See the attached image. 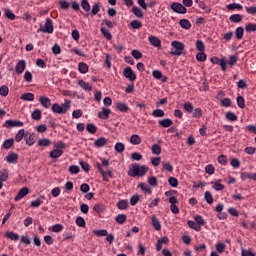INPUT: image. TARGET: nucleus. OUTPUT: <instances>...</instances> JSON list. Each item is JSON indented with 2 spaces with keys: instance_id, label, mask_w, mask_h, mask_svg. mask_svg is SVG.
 <instances>
[{
  "instance_id": "4be33fe9",
  "label": "nucleus",
  "mask_w": 256,
  "mask_h": 256,
  "mask_svg": "<svg viewBox=\"0 0 256 256\" xmlns=\"http://www.w3.org/2000/svg\"><path fill=\"white\" fill-rule=\"evenodd\" d=\"M9 179V173L4 169L0 172V189H3V182Z\"/></svg>"
},
{
  "instance_id": "20e7f679",
  "label": "nucleus",
  "mask_w": 256,
  "mask_h": 256,
  "mask_svg": "<svg viewBox=\"0 0 256 256\" xmlns=\"http://www.w3.org/2000/svg\"><path fill=\"white\" fill-rule=\"evenodd\" d=\"M210 61L213 63V65H220L222 71H227V61H225V58L214 56L210 59Z\"/></svg>"
},
{
  "instance_id": "8fccbe9b",
  "label": "nucleus",
  "mask_w": 256,
  "mask_h": 256,
  "mask_svg": "<svg viewBox=\"0 0 256 256\" xmlns=\"http://www.w3.org/2000/svg\"><path fill=\"white\" fill-rule=\"evenodd\" d=\"M117 109L120 110L122 113H127L129 111V106L125 103H118Z\"/></svg>"
},
{
  "instance_id": "72a5a7b5",
  "label": "nucleus",
  "mask_w": 256,
  "mask_h": 256,
  "mask_svg": "<svg viewBox=\"0 0 256 256\" xmlns=\"http://www.w3.org/2000/svg\"><path fill=\"white\" fill-rule=\"evenodd\" d=\"M100 31H101L102 35H103L106 39H108V41H111V40L113 39V35L111 34V32H109V31L107 30V28L102 27V28L100 29Z\"/></svg>"
},
{
  "instance_id": "603ef678",
  "label": "nucleus",
  "mask_w": 256,
  "mask_h": 256,
  "mask_svg": "<svg viewBox=\"0 0 256 256\" xmlns=\"http://www.w3.org/2000/svg\"><path fill=\"white\" fill-rule=\"evenodd\" d=\"M162 169L168 171L169 173H173V165L171 164V162H164L162 164Z\"/></svg>"
},
{
  "instance_id": "a878e982",
  "label": "nucleus",
  "mask_w": 256,
  "mask_h": 256,
  "mask_svg": "<svg viewBox=\"0 0 256 256\" xmlns=\"http://www.w3.org/2000/svg\"><path fill=\"white\" fill-rule=\"evenodd\" d=\"M130 143L132 145H141V136L140 135H137V134H133L131 137H130Z\"/></svg>"
},
{
  "instance_id": "0eeeda50",
  "label": "nucleus",
  "mask_w": 256,
  "mask_h": 256,
  "mask_svg": "<svg viewBox=\"0 0 256 256\" xmlns=\"http://www.w3.org/2000/svg\"><path fill=\"white\" fill-rule=\"evenodd\" d=\"M123 75L126 79H129V81H137V74H135L133 68L129 66L124 69Z\"/></svg>"
},
{
  "instance_id": "f704fd0d",
  "label": "nucleus",
  "mask_w": 256,
  "mask_h": 256,
  "mask_svg": "<svg viewBox=\"0 0 256 256\" xmlns=\"http://www.w3.org/2000/svg\"><path fill=\"white\" fill-rule=\"evenodd\" d=\"M115 221H116V223H118L119 225H124V223L127 221V215H125V214H119L118 216H116Z\"/></svg>"
},
{
  "instance_id": "b1692460",
  "label": "nucleus",
  "mask_w": 256,
  "mask_h": 256,
  "mask_svg": "<svg viewBox=\"0 0 256 256\" xmlns=\"http://www.w3.org/2000/svg\"><path fill=\"white\" fill-rule=\"evenodd\" d=\"M63 155V150L61 149H54L50 152L51 159H59Z\"/></svg>"
},
{
  "instance_id": "a18cd8bd",
  "label": "nucleus",
  "mask_w": 256,
  "mask_h": 256,
  "mask_svg": "<svg viewBox=\"0 0 256 256\" xmlns=\"http://www.w3.org/2000/svg\"><path fill=\"white\" fill-rule=\"evenodd\" d=\"M38 145L39 147H49V145H51V140L48 138H43L38 141Z\"/></svg>"
},
{
  "instance_id": "ea45409f",
  "label": "nucleus",
  "mask_w": 256,
  "mask_h": 256,
  "mask_svg": "<svg viewBox=\"0 0 256 256\" xmlns=\"http://www.w3.org/2000/svg\"><path fill=\"white\" fill-rule=\"evenodd\" d=\"M225 117L227 121H231V122H235L238 119L237 115L231 111L227 112Z\"/></svg>"
},
{
  "instance_id": "864d4df0",
  "label": "nucleus",
  "mask_w": 256,
  "mask_h": 256,
  "mask_svg": "<svg viewBox=\"0 0 256 256\" xmlns=\"http://www.w3.org/2000/svg\"><path fill=\"white\" fill-rule=\"evenodd\" d=\"M215 191H223L225 189V185L221 184V180H218L212 186Z\"/></svg>"
},
{
  "instance_id": "774afa93",
  "label": "nucleus",
  "mask_w": 256,
  "mask_h": 256,
  "mask_svg": "<svg viewBox=\"0 0 256 256\" xmlns=\"http://www.w3.org/2000/svg\"><path fill=\"white\" fill-rule=\"evenodd\" d=\"M241 255L242 256H256V254L254 252H252L251 250H245V249L241 250Z\"/></svg>"
},
{
  "instance_id": "052dcab7",
  "label": "nucleus",
  "mask_w": 256,
  "mask_h": 256,
  "mask_svg": "<svg viewBox=\"0 0 256 256\" xmlns=\"http://www.w3.org/2000/svg\"><path fill=\"white\" fill-rule=\"evenodd\" d=\"M107 230L102 229V230H93V234L97 235V237H107Z\"/></svg>"
},
{
  "instance_id": "79ce46f5",
  "label": "nucleus",
  "mask_w": 256,
  "mask_h": 256,
  "mask_svg": "<svg viewBox=\"0 0 256 256\" xmlns=\"http://www.w3.org/2000/svg\"><path fill=\"white\" fill-rule=\"evenodd\" d=\"M7 239H11V241H19V234L15 232H6Z\"/></svg>"
},
{
  "instance_id": "a211bd4d",
  "label": "nucleus",
  "mask_w": 256,
  "mask_h": 256,
  "mask_svg": "<svg viewBox=\"0 0 256 256\" xmlns=\"http://www.w3.org/2000/svg\"><path fill=\"white\" fill-rule=\"evenodd\" d=\"M152 227H154L156 231H161V221H159V218L155 215L152 216Z\"/></svg>"
},
{
  "instance_id": "13d9d810",
  "label": "nucleus",
  "mask_w": 256,
  "mask_h": 256,
  "mask_svg": "<svg viewBox=\"0 0 256 256\" xmlns=\"http://www.w3.org/2000/svg\"><path fill=\"white\" fill-rule=\"evenodd\" d=\"M101 25H106V27H108V29H113V27H115V25H117V23L111 22L107 19H103L101 22Z\"/></svg>"
},
{
  "instance_id": "5701e85b",
  "label": "nucleus",
  "mask_w": 256,
  "mask_h": 256,
  "mask_svg": "<svg viewBox=\"0 0 256 256\" xmlns=\"http://www.w3.org/2000/svg\"><path fill=\"white\" fill-rule=\"evenodd\" d=\"M78 85H79V87L84 89V91H92L93 90V86H91V84L85 82L84 80H79Z\"/></svg>"
},
{
  "instance_id": "e433bc0d",
  "label": "nucleus",
  "mask_w": 256,
  "mask_h": 256,
  "mask_svg": "<svg viewBox=\"0 0 256 256\" xmlns=\"http://www.w3.org/2000/svg\"><path fill=\"white\" fill-rule=\"evenodd\" d=\"M117 207L121 211H123L125 209H129V202L127 200H121V201L118 202Z\"/></svg>"
},
{
  "instance_id": "6e6d98bb",
  "label": "nucleus",
  "mask_w": 256,
  "mask_h": 256,
  "mask_svg": "<svg viewBox=\"0 0 256 256\" xmlns=\"http://www.w3.org/2000/svg\"><path fill=\"white\" fill-rule=\"evenodd\" d=\"M236 101L240 109H245V98H243V96H238Z\"/></svg>"
},
{
  "instance_id": "ddd939ff",
  "label": "nucleus",
  "mask_w": 256,
  "mask_h": 256,
  "mask_svg": "<svg viewBox=\"0 0 256 256\" xmlns=\"http://www.w3.org/2000/svg\"><path fill=\"white\" fill-rule=\"evenodd\" d=\"M5 161H7V163H17V161H19V154L15 153V152H12V153H9L6 158H5Z\"/></svg>"
},
{
  "instance_id": "1a4fd4ad",
  "label": "nucleus",
  "mask_w": 256,
  "mask_h": 256,
  "mask_svg": "<svg viewBox=\"0 0 256 256\" xmlns=\"http://www.w3.org/2000/svg\"><path fill=\"white\" fill-rule=\"evenodd\" d=\"M25 141H26V145H28L29 147H33L34 143H37V136H35V134H29L26 133L25 135Z\"/></svg>"
},
{
  "instance_id": "09e8293b",
  "label": "nucleus",
  "mask_w": 256,
  "mask_h": 256,
  "mask_svg": "<svg viewBox=\"0 0 256 256\" xmlns=\"http://www.w3.org/2000/svg\"><path fill=\"white\" fill-rule=\"evenodd\" d=\"M114 149L117 151V153H123V151H125V144L117 142L114 146Z\"/></svg>"
},
{
  "instance_id": "dca6fc26",
  "label": "nucleus",
  "mask_w": 256,
  "mask_h": 256,
  "mask_svg": "<svg viewBox=\"0 0 256 256\" xmlns=\"http://www.w3.org/2000/svg\"><path fill=\"white\" fill-rule=\"evenodd\" d=\"M148 41L153 47H161V39L157 36H149Z\"/></svg>"
},
{
  "instance_id": "6ab92c4d",
  "label": "nucleus",
  "mask_w": 256,
  "mask_h": 256,
  "mask_svg": "<svg viewBox=\"0 0 256 256\" xmlns=\"http://www.w3.org/2000/svg\"><path fill=\"white\" fill-rule=\"evenodd\" d=\"M158 125H160V127H164L165 129H167V127H171V125H173V120L165 118L163 120H159Z\"/></svg>"
},
{
  "instance_id": "de8ad7c7",
  "label": "nucleus",
  "mask_w": 256,
  "mask_h": 256,
  "mask_svg": "<svg viewBox=\"0 0 256 256\" xmlns=\"http://www.w3.org/2000/svg\"><path fill=\"white\" fill-rule=\"evenodd\" d=\"M86 131L92 135H95V133H97V126H95V124H87Z\"/></svg>"
},
{
  "instance_id": "9b49d317",
  "label": "nucleus",
  "mask_w": 256,
  "mask_h": 256,
  "mask_svg": "<svg viewBox=\"0 0 256 256\" xmlns=\"http://www.w3.org/2000/svg\"><path fill=\"white\" fill-rule=\"evenodd\" d=\"M27 68V62L25 60H20L15 67L16 73H18V75H21L25 69Z\"/></svg>"
},
{
  "instance_id": "f3484780",
  "label": "nucleus",
  "mask_w": 256,
  "mask_h": 256,
  "mask_svg": "<svg viewBox=\"0 0 256 256\" xmlns=\"http://www.w3.org/2000/svg\"><path fill=\"white\" fill-rule=\"evenodd\" d=\"M78 71L82 73V75H85L86 73H89V65L85 62H80L78 64Z\"/></svg>"
},
{
  "instance_id": "3c124183",
  "label": "nucleus",
  "mask_w": 256,
  "mask_h": 256,
  "mask_svg": "<svg viewBox=\"0 0 256 256\" xmlns=\"http://www.w3.org/2000/svg\"><path fill=\"white\" fill-rule=\"evenodd\" d=\"M196 49L200 52H205V43L202 40L196 41Z\"/></svg>"
},
{
  "instance_id": "cd10ccee",
  "label": "nucleus",
  "mask_w": 256,
  "mask_h": 256,
  "mask_svg": "<svg viewBox=\"0 0 256 256\" xmlns=\"http://www.w3.org/2000/svg\"><path fill=\"white\" fill-rule=\"evenodd\" d=\"M237 61H239V56L232 55L229 57V61H226L227 65H230V67H235L237 65Z\"/></svg>"
},
{
  "instance_id": "2eb2a0df",
  "label": "nucleus",
  "mask_w": 256,
  "mask_h": 256,
  "mask_svg": "<svg viewBox=\"0 0 256 256\" xmlns=\"http://www.w3.org/2000/svg\"><path fill=\"white\" fill-rule=\"evenodd\" d=\"M39 101L44 109H49V107H51V99L49 97L41 96Z\"/></svg>"
},
{
  "instance_id": "0e129e2a",
  "label": "nucleus",
  "mask_w": 256,
  "mask_h": 256,
  "mask_svg": "<svg viewBox=\"0 0 256 256\" xmlns=\"http://www.w3.org/2000/svg\"><path fill=\"white\" fill-rule=\"evenodd\" d=\"M99 11H101V4L100 3H95L92 6V15H97L99 13Z\"/></svg>"
},
{
  "instance_id": "7ed1b4c3",
  "label": "nucleus",
  "mask_w": 256,
  "mask_h": 256,
  "mask_svg": "<svg viewBox=\"0 0 256 256\" xmlns=\"http://www.w3.org/2000/svg\"><path fill=\"white\" fill-rule=\"evenodd\" d=\"M171 45L175 48V51L170 52V55H176L177 57H181V55L185 53V44H183V42L172 41Z\"/></svg>"
},
{
  "instance_id": "5fc2aeb1",
  "label": "nucleus",
  "mask_w": 256,
  "mask_h": 256,
  "mask_svg": "<svg viewBox=\"0 0 256 256\" xmlns=\"http://www.w3.org/2000/svg\"><path fill=\"white\" fill-rule=\"evenodd\" d=\"M153 155H161V145L154 144L151 149Z\"/></svg>"
},
{
  "instance_id": "c756f323",
  "label": "nucleus",
  "mask_w": 256,
  "mask_h": 256,
  "mask_svg": "<svg viewBox=\"0 0 256 256\" xmlns=\"http://www.w3.org/2000/svg\"><path fill=\"white\" fill-rule=\"evenodd\" d=\"M22 101H35V94L28 92L21 96Z\"/></svg>"
},
{
  "instance_id": "473e14b6",
  "label": "nucleus",
  "mask_w": 256,
  "mask_h": 256,
  "mask_svg": "<svg viewBox=\"0 0 256 256\" xmlns=\"http://www.w3.org/2000/svg\"><path fill=\"white\" fill-rule=\"evenodd\" d=\"M246 33H255L256 32V23H248L245 26Z\"/></svg>"
},
{
  "instance_id": "4d7b16f0",
  "label": "nucleus",
  "mask_w": 256,
  "mask_h": 256,
  "mask_svg": "<svg viewBox=\"0 0 256 256\" xmlns=\"http://www.w3.org/2000/svg\"><path fill=\"white\" fill-rule=\"evenodd\" d=\"M146 251H147V247H145V245H143V244H139L138 245V252H137V255L139 256H145V253H146Z\"/></svg>"
},
{
  "instance_id": "c9c22d12",
  "label": "nucleus",
  "mask_w": 256,
  "mask_h": 256,
  "mask_svg": "<svg viewBox=\"0 0 256 256\" xmlns=\"http://www.w3.org/2000/svg\"><path fill=\"white\" fill-rule=\"evenodd\" d=\"M183 109L186 113H193V109H195V107L191 102H185L183 105Z\"/></svg>"
},
{
  "instance_id": "bf43d9fd",
  "label": "nucleus",
  "mask_w": 256,
  "mask_h": 256,
  "mask_svg": "<svg viewBox=\"0 0 256 256\" xmlns=\"http://www.w3.org/2000/svg\"><path fill=\"white\" fill-rule=\"evenodd\" d=\"M130 25L132 29H141L143 27V23L140 20H133Z\"/></svg>"
},
{
  "instance_id": "e2e57ef3",
  "label": "nucleus",
  "mask_w": 256,
  "mask_h": 256,
  "mask_svg": "<svg viewBox=\"0 0 256 256\" xmlns=\"http://www.w3.org/2000/svg\"><path fill=\"white\" fill-rule=\"evenodd\" d=\"M194 219H195V222L197 223V225H198L199 227L205 225V219L203 218V216L197 215V216H195Z\"/></svg>"
},
{
  "instance_id": "393cba45",
  "label": "nucleus",
  "mask_w": 256,
  "mask_h": 256,
  "mask_svg": "<svg viewBox=\"0 0 256 256\" xmlns=\"http://www.w3.org/2000/svg\"><path fill=\"white\" fill-rule=\"evenodd\" d=\"M231 23H241L243 21V15L241 14H233L229 17Z\"/></svg>"
},
{
  "instance_id": "680f3d73",
  "label": "nucleus",
  "mask_w": 256,
  "mask_h": 256,
  "mask_svg": "<svg viewBox=\"0 0 256 256\" xmlns=\"http://www.w3.org/2000/svg\"><path fill=\"white\" fill-rule=\"evenodd\" d=\"M168 183L171 187H179V180H177L175 177H170L168 179Z\"/></svg>"
},
{
  "instance_id": "39448f33",
  "label": "nucleus",
  "mask_w": 256,
  "mask_h": 256,
  "mask_svg": "<svg viewBox=\"0 0 256 256\" xmlns=\"http://www.w3.org/2000/svg\"><path fill=\"white\" fill-rule=\"evenodd\" d=\"M171 9H172V11H174V13H178L180 15H185V13H187V8L179 2L172 3Z\"/></svg>"
},
{
  "instance_id": "a19ab883",
  "label": "nucleus",
  "mask_w": 256,
  "mask_h": 256,
  "mask_svg": "<svg viewBox=\"0 0 256 256\" xmlns=\"http://www.w3.org/2000/svg\"><path fill=\"white\" fill-rule=\"evenodd\" d=\"M179 25L182 29L188 30L191 27V22L187 19H182L180 20Z\"/></svg>"
},
{
  "instance_id": "7c9ffc66",
  "label": "nucleus",
  "mask_w": 256,
  "mask_h": 256,
  "mask_svg": "<svg viewBox=\"0 0 256 256\" xmlns=\"http://www.w3.org/2000/svg\"><path fill=\"white\" fill-rule=\"evenodd\" d=\"M31 117L34 121H41L42 112L39 109H36L32 112Z\"/></svg>"
},
{
  "instance_id": "4c0bfd02",
  "label": "nucleus",
  "mask_w": 256,
  "mask_h": 256,
  "mask_svg": "<svg viewBox=\"0 0 256 256\" xmlns=\"http://www.w3.org/2000/svg\"><path fill=\"white\" fill-rule=\"evenodd\" d=\"M196 59L200 63H205V61H207V54H205V52H198L196 54Z\"/></svg>"
},
{
  "instance_id": "f03ea898",
  "label": "nucleus",
  "mask_w": 256,
  "mask_h": 256,
  "mask_svg": "<svg viewBox=\"0 0 256 256\" xmlns=\"http://www.w3.org/2000/svg\"><path fill=\"white\" fill-rule=\"evenodd\" d=\"M71 109V100H65V102L62 105H59L57 103L52 105L51 110L54 113H57L58 115H65L67 111Z\"/></svg>"
},
{
  "instance_id": "9d476101",
  "label": "nucleus",
  "mask_w": 256,
  "mask_h": 256,
  "mask_svg": "<svg viewBox=\"0 0 256 256\" xmlns=\"http://www.w3.org/2000/svg\"><path fill=\"white\" fill-rule=\"evenodd\" d=\"M27 195H29V188L27 187L21 188L18 194L16 195V197L14 198V201H21V199H23L24 197H27Z\"/></svg>"
},
{
  "instance_id": "6e6552de",
  "label": "nucleus",
  "mask_w": 256,
  "mask_h": 256,
  "mask_svg": "<svg viewBox=\"0 0 256 256\" xmlns=\"http://www.w3.org/2000/svg\"><path fill=\"white\" fill-rule=\"evenodd\" d=\"M40 31H42V33H49V34L53 33L54 31L53 20L47 18L44 28H40Z\"/></svg>"
},
{
  "instance_id": "69168bd1",
  "label": "nucleus",
  "mask_w": 256,
  "mask_h": 256,
  "mask_svg": "<svg viewBox=\"0 0 256 256\" xmlns=\"http://www.w3.org/2000/svg\"><path fill=\"white\" fill-rule=\"evenodd\" d=\"M154 117H165V112L161 109H156L152 112Z\"/></svg>"
},
{
  "instance_id": "49530a36",
  "label": "nucleus",
  "mask_w": 256,
  "mask_h": 256,
  "mask_svg": "<svg viewBox=\"0 0 256 256\" xmlns=\"http://www.w3.org/2000/svg\"><path fill=\"white\" fill-rule=\"evenodd\" d=\"M81 7L87 13H89V11H91V4H89V0H82Z\"/></svg>"
},
{
  "instance_id": "c03bdc74",
  "label": "nucleus",
  "mask_w": 256,
  "mask_h": 256,
  "mask_svg": "<svg viewBox=\"0 0 256 256\" xmlns=\"http://www.w3.org/2000/svg\"><path fill=\"white\" fill-rule=\"evenodd\" d=\"M0 95L1 97H7L9 95V87L7 85H2L0 87Z\"/></svg>"
},
{
  "instance_id": "338daca9",
  "label": "nucleus",
  "mask_w": 256,
  "mask_h": 256,
  "mask_svg": "<svg viewBox=\"0 0 256 256\" xmlns=\"http://www.w3.org/2000/svg\"><path fill=\"white\" fill-rule=\"evenodd\" d=\"M139 187L142 191H144V193H151V187H149V185L141 183Z\"/></svg>"
},
{
  "instance_id": "c85d7f7f",
  "label": "nucleus",
  "mask_w": 256,
  "mask_h": 256,
  "mask_svg": "<svg viewBox=\"0 0 256 256\" xmlns=\"http://www.w3.org/2000/svg\"><path fill=\"white\" fill-rule=\"evenodd\" d=\"M236 39L241 40L243 39V35H245V28L237 27L235 30Z\"/></svg>"
},
{
  "instance_id": "4468645a",
  "label": "nucleus",
  "mask_w": 256,
  "mask_h": 256,
  "mask_svg": "<svg viewBox=\"0 0 256 256\" xmlns=\"http://www.w3.org/2000/svg\"><path fill=\"white\" fill-rule=\"evenodd\" d=\"M110 115H111V109H107L105 107H103L102 110L98 112L99 119L107 120L109 119Z\"/></svg>"
},
{
  "instance_id": "f8f14e48",
  "label": "nucleus",
  "mask_w": 256,
  "mask_h": 256,
  "mask_svg": "<svg viewBox=\"0 0 256 256\" xmlns=\"http://www.w3.org/2000/svg\"><path fill=\"white\" fill-rule=\"evenodd\" d=\"M107 143H109V140H107V138L100 137L94 142V147H96V149H101V147H105Z\"/></svg>"
},
{
  "instance_id": "58836bf2",
  "label": "nucleus",
  "mask_w": 256,
  "mask_h": 256,
  "mask_svg": "<svg viewBox=\"0 0 256 256\" xmlns=\"http://www.w3.org/2000/svg\"><path fill=\"white\" fill-rule=\"evenodd\" d=\"M205 201L208 203V205H213V194L211 192L206 191L204 194Z\"/></svg>"
},
{
  "instance_id": "aec40b11",
  "label": "nucleus",
  "mask_w": 256,
  "mask_h": 256,
  "mask_svg": "<svg viewBox=\"0 0 256 256\" xmlns=\"http://www.w3.org/2000/svg\"><path fill=\"white\" fill-rule=\"evenodd\" d=\"M27 134H25V129H20L16 135H15V141L16 143H21V141H23V139H25V136Z\"/></svg>"
},
{
  "instance_id": "423d86ee",
  "label": "nucleus",
  "mask_w": 256,
  "mask_h": 256,
  "mask_svg": "<svg viewBox=\"0 0 256 256\" xmlns=\"http://www.w3.org/2000/svg\"><path fill=\"white\" fill-rule=\"evenodd\" d=\"M24 123L20 120H6L3 127L6 129H13L15 127H23Z\"/></svg>"
},
{
  "instance_id": "bb28decb",
  "label": "nucleus",
  "mask_w": 256,
  "mask_h": 256,
  "mask_svg": "<svg viewBox=\"0 0 256 256\" xmlns=\"http://www.w3.org/2000/svg\"><path fill=\"white\" fill-rule=\"evenodd\" d=\"M13 145H15V139L10 138L4 141L2 147L6 150H9L11 147H13Z\"/></svg>"
},
{
  "instance_id": "412c9836",
  "label": "nucleus",
  "mask_w": 256,
  "mask_h": 256,
  "mask_svg": "<svg viewBox=\"0 0 256 256\" xmlns=\"http://www.w3.org/2000/svg\"><path fill=\"white\" fill-rule=\"evenodd\" d=\"M132 13L135 15V17H138V19H143V17H145L143 10L137 6L132 8Z\"/></svg>"
},
{
  "instance_id": "2f4dec72",
  "label": "nucleus",
  "mask_w": 256,
  "mask_h": 256,
  "mask_svg": "<svg viewBox=\"0 0 256 256\" xmlns=\"http://www.w3.org/2000/svg\"><path fill=\"white\" fill-rule=\"evenodd\" d=\"M192 116L194 119H201V117H203V110H201V108H194L192 111Z\"/></svg>"
},
{
  "instance_id": "f257e3e1",
  "label": "nucleus",
  "mask_w": 256,
  "mask_h": 256,
  "mask_svg": "<svg viewBox=\"0 0 256 256\" xmlns=\"http://www.w3.org/2000/svg\"><path fill=\"white\" fill-rule=\"evenodd\" d=\"M149 171V167L140 166L139 164H131L130 169L128 170L129 177H145Z\"/></svg>"
},
{
  "instance_id": "37998d69",
  "label": "nucleus",
  "mask_w": 256,
  "mask_h": 256,
  "mask_svg": "<svg viewBox=\"0 0 256 256\" xmlns=\"http://www.w3.org/2000/svg\"><path fill=\"white\" fill-rule=\"evenodd\" d=\"M188 227L190 229H194V231H201V226H199L195 221L189 220L188 221Z\"/></svg>"
}]
</instances>
